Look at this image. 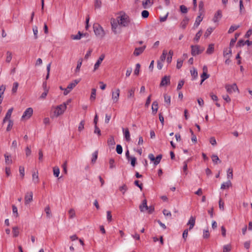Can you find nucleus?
I'll return each instance as SVG.
<instances>
[{
    "label": "nucleus",
    "instance_id": "nucleus-58",
    "mask_svg": "<svg viewBox=\"0 0 252 252\" xmlns=\"http://www.w3.org/2000/svg\"><path fill=\"white\" fill-rule=\"evenodd\" d=\"M32 31L34 34V37L35 39L37 38V33H38V28L35 26L32 28Z\"/></svg>",
    "mask_w": 252,
    "mask_h": 252
},
{
    "label": "nucleus",
    "instance_id": "nucleus-7",
    "mask_svg": "<svg viewBox=\"0 0 252 252\" xmlns=\"http://www.w3.org/2000/svg\"><path fill=\"white\" fill-rule=\"evenodd\" d=\"M120 90L119 89H116L115 91L112 92V99L114 103H116L118 101L120 96Z\"/></svg>",
    "mask_w": 252,
    "mask_h": 252
},
{
    "label": "nucleus",
    "instance_id": "nucleus-61",
    "mask_svg": "<svg viewBox=\"0 0 252 252\" xmlns=\"http://www.w3.org/2000/svg\"><path fill=\"white\" fill-rule=\"evenodd\" d=\"M85 122L84 121H82L80 123L78 126V130L79 131H81L84 128Z\"/></svg>",
    "mask_w": 252,
    "mask_h": 252
},
{
    "label": "nucleus",
    "instance_id": "nucleus-44",
    "mask_svg": "<svg viewBox=\"0 0 252 252\" xmlns=\"http://www.w3.org/2000/svg\"><path fill=\"white\" fill-rule=\"evenodd\" d=\"M97 155H98V152L97 151H95L93 154V157H92V162L93 163H94L95 162L96 159H97Z\"/></svg>",
    "mask_w": 252,
    "mask_h": 252
},
{
    "label": "nucleus",
    "instance_id": "nucleus-31",
    "mask_svg": "<svg viewBox=\"0 0 252 252\" xmlns=\"http://www.w3.org/2000/svg\"><path fill=\"white\" fill-rule=\"evenodd\" d=\"M212 159L213 162L216 164H218V163L221 162V160L219 159V157L217 155H212Z\"/></svg>",
    "mask_w": 252,
    "mask_h": 252
},
{
    "label": "nucleus",
    "instance_id": "nucleus-6",
    "mask_svg": "<svg viewBox=\"0 0 252 252\" xmlns=\"http://www.w3.org/2000/svg\"><path fill=\"white\" fill-rule=\"evenodd\" d=\"M33 114V109L31 107L28 108L24 112L22 119H29Z\"/></svg>",
    "mask_w": 252,
    "mask_h": 252
},
{
    "label": "nucleus",
    "instance_id": "nucleus-24",
    "mask_svg": "<svg viewBox=\"0 0 252 252\" xmlns=\"http://www.w3.org/2000/svg\"><path fill=\"white\" fill-rule=\"evenodd\" d=\"M5 158V162L6 164H10L12 163V159L11 158V156L8 155L7 153H5L4 155Z\"/></svg>",
    "mask_w": 252,
    "mask_h": 252
},
{
    "label": "nucleus",
    "instance_id": "nucleus-18",
    "mask_svg": "<svg viewBox=\"0 0 252 252\" xmlns=\"http://www.w3.org/2000/svg\"><path fill=\"white\" fill-rule=\"evenodd\" d=\"M80 81V79H76L73 80L71 83H69L67 86V88L71 90Z\"/></svg>",
    "mask_w": 252,
    "mask_h": 252
},
{
    "label": "nucleus",
    "instance_id": "nucleus-41",
    "mask_svg": "<svg viewBox=\"0 0 252 252\" xmlns=\"http://www.w3.org/2000/svg\"><path fill=\"white\" fill-rule=\"evenodd\" d=\"M18 86H19V84L18 82H14L13 83V87H12V91H11L12 94H15V93H16Z\"/></svg>",
    "mask_w": 252,
    "mask_h": 252
},
{
    "label": "nucleus",
    "instance_id": "nucleus-4",
    "mask_svg": "<svg viewBox=\"0 0 252 252\" xmlns=\"http://www.w3.org/2000/svg\"><path fill=\"white\" fill-rule=\"evenodd\" d=\"M191 54L192 56H195L197 55L200 54L204 50V48H200L199 45H191Z\"/></svg>",
    "mask_w": 252,
    "mask_h": 252
},
{
    "label": "nucleus",
    "instance_id": "nucleus-33",
    "mask_svg": "<svg viewBox=\"0 0 252 252\" xmlns=\"http://www.w3.org/2000/svg\"><path fill=\"white\" fill-rule=\"evenodd\" d=\"M190 73L193 79H195L198 76L197 71L194 68L192 70H190Z\"/></svg>",
    "mask_w": 252,
    "mask_h": 252
},
{
    "label": "nucleus",
    "instance_id": "nucleus-60",
    "mask_svg": "<svg viewBox=\"0 0 252 252\" xmlns=\"http://www.w3.org/2000/svg\"><path fill=\"white\" fill-rule=\"evenodd\" d=\"M189 228H187V229H186L184 232H183V238H184L185 241H186V239H187V238L188 237V232L189 231Z\"/></svg>",
    "mask_w": 252,
    "mask_h": 252
},
{
    "label": "nucleus",
    "instance_id": "nucleus-47",
    "mask_svg": "<svg viewBox=\"0 0 252 252\" xmlns=\"http://www.w3.org/2000/svg\"><path fill=\"white\" fill-rule=\"evenodd\" d=\"M213 31V29L212 28L210 27V28H208L204 34V36L206 37H208L211 34Z\"/></svg>",
    "mask_w": 252,
    "mask_h": 252
},
{
    "label": "nucleus",
    "instance_id": "nucleus-57",
    "mask_svg": "<svg viewBox=\"0 0 252 252\" xmlns=\"http://www.w3.org/2000/svg\"><path fill=\"white\" fill-rule=\"evenodd\" d=\"M119 190L123 192V194H124L125 192L127 190V187L126 185L124 184L122 186L119 188Z\"/></svg>",
    "mask_w": 252,
    "mask_h": 252
},
{
    "label": "nucleus",
    "instance_id": "nucleus-38",
    "mask_svg": "<svg viewBox=\"0 0 252 252\" xmlns=\"http://www.w3.org/2000/svg\"><path fill=\"white\" fill-rule=\"evenodd\" d=\"M239 26L238 25V26H236V25H232L229 30H228V32L229 33H232L234 31H235V30H237L239 28Z\"/></svg>",
    "mask_w": 252,
    "mask_h": 252
},
{
    "label": "nucleus",
    "instance_id": "nucleus-62",
    "mask_svg": "<svg viewBox=\"0 0 252 252\" xmlns=\"http://www.w3.org/2000/svg\"><path fill=\"white\" fill-rule=\"evenodd\" d=\"M231 250L230 245H224L223 248V252H229Z\"/></svg>",
    "mask_w": 252,
    "mask_h": 252
},
{
    "label": "nucleus",
    "instance_id": "nucleus-14",
    "mask_svg": "<svg viewBox=\"0 0 252 252\" xmlns=\"http://www.w3.org/2000/svg\"><path fill=\"white\" fill-rule=\"evenodd\" d=\"M145 48H146L145 46L138 47V48H136L133 52L134 55H135L136 56H138L140 55L143 52Z\"/></svg>",
    "mask_w": 252,
    "mask_h": 252
},
{
    "label": "nucleus",
    "instance_id": "nucleus-39",
    "mask_svg": "<svg viewBox=\"0 0 252 252\" xmlns=\"http://www.w3.org/2000/svg\"><path fill=\"white\" fill-rule=\"evenodd\" d=\"M161 158V155H158V156L156 157V158H155L154 164L156 165H158L160 162Z\"/></svg>",
    "mask_w": 252,
    "mask_h": 252
},
{
    "label": "nucleus",
    "instance_id": "nucleus-29",
    "mask_svg": "<svg viewBox=\"0 0 252 252\" xmlns=\"http://www.w3.org/2000/svg\"><path fill=\"white\" fill-rule=\"evenodd\" d=\"M32 180L35 184L38 183L39 179H38V172H37L36 173L34 172L32 174Z\"/></svg>",
    "mask_w": 252,
    "mask_h": 252
},
{
    "label": "nucleus",
    "instance_id": "nucleus-26",
    "mask_svg": "<svg viewBox=\"0 0 252 252\" xmlns=\"http://www.w3.org/2000/svg\"><path fill=\"white\" fill-rule=\"evenodd\" d=\"M214 51V44H210L209 45L206 51L207 54H212Z\"/></svg>",
    "mask_w": 252,
    "mask_h": 252
},
{
    "label": "nucleus",
    "instance_id": "nucleus-30",
    "mask_svg": "<svg viewBox=\"0 0 252 252\" xmlns=\"http://www.w3.org/2000/svg\"><path fill=\"white\" fill-rule=\"evenodd\" d=\"M209 74H207V73L203 72L201 75V81L200 84H201L206 79L209 77Z\"/></svg>",
    "mask_w": 252,
    "mask_h": 252
},
{
    "label": "nucleus",
    "instance_id": "nucleus-35",
    "mask_svg": "<svg viewBox=\"0 0 252 252\" xmlns=\"http://www.w3.org/2000/svg\"><path fill=\"white\" fill-rule=\"evenodd\" d=\"M202 32L201 30L199 31L196 34L195 37L194 38V41L197 42L201 36Z\"/></svg>",
    "mask_w": 252,
    "mask_h": 252
},
{
    "label": "nucleus",
    "instance_id": "nucleus-17",
    "mask_svg": "<svg viewBox=\"0 0 252 252\" xmlns=\"http://www.w3.org/2000/svg\"><path fill=\"white\" fill-rule=\"evenodd\" d=\"M153 4V0H146L142 2L143 7L145 9L148 8Z\"/></svg>",
    "mask_w": 252,
    "mask_h": 252
},
{
    "label": "nucleus",
    "instance_id": "nucleus-53",
    "mask_svg": "<svg viewBox=\"0 0 252 252\" xmlns=\"http://www.w3.org/2000/svg\"><path fill=\"white\" fill-rule=\"evenodd\" d=\"M149 15V12L146 10H144L141 12V16L143 18H147L148 17Z\"/></svg>",
    "mask_w": 252,
    "mask_h": 252
},
{
    "label": "nucleus",
    "instance_id": "nucleus-16",
    "mask_svg": "<svg viewBox=\"0 0 252 252\" xmlns=\"http://www.w3.org/2000/svg\"><path fill=\"white\" fill-rule=\"evenodd\" d=\"M148 206L147 204V200L146 199H144L143 200L142 203L139 206V209L141 212H144L146 210H147Z\"/></svg>",
    "mask_w": 252,
    "mask_h": 252
},
{
    "label": "nucleus",
    "instance_id": "nucleus-36",
    "mask_svg": "<svg viewBox=\"0 0 252 252\" xmlns=\"http://www.w3.org/2000/svg\"><path fill=\"white\" fill-rule=\"evenodd\" d=\"M82 59H80L77 62V65L75 69V72H77L80 71V67L82 64Z\"/></svg>",
    "mask_w": 252,
    "mask_h": 252
},
{
    "label": "nucleus",
    "instance_id": "nucleus-12",
    "mask_svg": "<svg viewBox=\"0 0 252 252\" xmlns=\"http://www.w3.org/2000/svg\"><path fill=\"white\" fill-rule=\"evenodd\" d=\"M222 17V12L220 10H219L215 13L214 17L213 19L214 22L216 23L218 22Z\"/></svg>",
    "mask_w": 252,
    "mask_h": 252
},
{
    "label": "nucleus",
    "instance_id": "nucleus-23",
    "mask_svg": "<svg viewBox=\"0 0 252 252\" xmlns=\"http://www.w3.org/2000/svg\"><path fill=\"white\" fill-rule=\"evenodd\" d=\"M85 34L82 33L80 32H78L77 34L76 35H71V38L73 40H79L80 39L81 37L83 36H85Z\"/></svg>",
    "mask_w": 252,
    "mask_h": 252
},
{
    "label": "nucleus",
    "instance_id": "nucleus-1",
    "mask_svg": "<svg viewBox=\"0 0 252 252\" xmlns=\"http://www.w3.org/2000/svg\"><path fill=\"white\" fill-rule=\"evenodd\" d=\"M118 22L124 27H127L130 23V19L128 16L124 14L118 17Z\"/></svg>",
    "mask_w": 252,
    "mask_h": 252
},
{
    "label": "nucleus",
    "instance_id": "nucleus-48",
    "mask_svg": "<svg viewBox=\"0 0 252 252\" xmlns=\"http://www.w3.org/2000/svg\"><path fill=\"white\" fill-rule=\"evenodd\" d=\"M170 99H171V97H170V96L166 94H165L164 95V101L168 105H169L170 104Z\"/></svg>",
    "mask_w": 252,
    "mask_h": 252
},
{
    "label": "nucleus",
    "instance_id": "nucleus-3",
    "mask_svg": "<svg viewBox=\"0 0 252 252\" xmlns=\"http://www.w3.org/2000/svg\"><path fill=\"white\" fill-rule=\"evenodd\" d=\"M67 104L68 102L64 103L63 104H61L58 106L54 112L55 116L56 117H58L59 116L62 114L66 109V105Z\"/></svg>",
    "mask_w": 252,
    "mask_h": 252
},
{
    "label": "nucleus",
    "instance_id": "nucleus-59",
    "mask_svg": "<svg viewBox=\"0 0 252 252\" xmlns=\"http://www.w3.org/2000/svg\"><path fill=\"white\" fill-rule=\"evenodd\" d=\"M180 10H181L182 13H186L188 12V8L184 5H181L180 6Z\"/></svg>",
    "mask_w": 252,
    "mask_h": 252
},
{
    "label": "nucleus",
    "instance_id": "nucleus-22",
    "mask_svg": "<svg viewBox=\"0 0 252 252\" xmlns=\"http://www.w3.org/2000/svg\"><path fill=\"white\" fill-rule=\"evenodd\" d=\"M191 160V158L188 159L187 160H185L183 164V171L186 175L188 174V163L189 161Z\"/></svg>",
    "mask_w": 252,
    "mask_h": 252
},
{
    "label": "nucleus",
    "instance_id": "nucleus-64",
    "mask_svg": "<svg viewBox=\"0 0 252 252\" xmlns=\"http://www.w3.org/2000/svg\"><path fill=\"white\" fill-rule=\"evenodd\" d=\"M209 142L213 146H216L217 145L216 140L214 137H211L210 138Z\"/></svg>",
    "mask_w": 252,
    "mask_h": 252
},
{
    "label": "nucleus",
    "instance_id": "nucleus-28",
    "mask_svg": "<svg viewBox=\"0 0 252 252\" xmlns=\"http://www.w3.org/2000/svg\"><path fill=\"white\" fill-rule=\"evenodd\" d=\"M202 20V18L201 17L200 15L197 16L194 24V28H197L199 25Z\"/></svg>",
    "mask_w": 252,
    "mask_h": 252
},
{
    "label": "nucleus",
    "instance_id": "nucleus-27",
    "mask_svg": "<svg viewBox=\"0 0 252 252\" xmlns=\"http://www.w3.org/2000/svg\"><path fill=\"white\" fill-rule=\"evenodd\" d=\"M227 178L228 180H230L233 178V170L231 168H229L227 171Z\"/></svg>",
    "mask_w": 252,
    "mask_h": 252
},
{
    "label": "nucleus",
    "instance_id": "nucleus-2",
    "mask_svg": "<svg viewBox=\"0 0 252 252\" xmlns=\"http://www.w3.org/2000/svg\"><path fill=\"white\" fill-rule=\"evenodd\" d=\"M94 31L95 33V34L99 37H103L104 35V31L102 28V27L99 24H95L94 25Z\"/></svg>",
    "mask_w": 252,
    "mask_h": 252
},
{
    "label": "nucleus",
    "instance_id": "nucleus-9",
    "mask_svg": "<svg viewBox=\"0 0 252 252\" xmlns=\"http://www.w3.org/2000/svg\"><path fill=\"white\" fill-rule=\"evenodd\" d=\"M104 58L105 55L104 54H102L100 56L98 59L97 60L96 62L94 64V71H95L99 68L100 64L104 60Z\"/></svg>",
    "mask_w": 252,
    "mask_h": 252
},
{
    "label": "nucleus",
    "instance_id": "nucleus-43",
    "mask_svg": "<svg viewBox=\"0 0 252 252\" xmlns=\"http://www.w3.org/2000/svg\"><path fill=\"white\" fill-rule=\"evenodd\" d=\"M12 59V53L9 52L7 51L6 52V62L8 63H10Z\"/></svg>",
    "mask_w": 252,
    "mask_h": 252
},
{
    "label": "nucleus",
    "instance_id": "nucleus-54",
    "mask_svg": "<svg viewBox=\"0 0 252 252\" xmlns=\"http://www.w3.org/2000/svg\"><path fill=\"white\" fill-rule=\"evenodd\" d=\"M107 143L109 145H114L115 144V142L113 137L112 136L110 138H109L108 139Z\"/></svg>",
    "mask_w": 252,
    "mask_h": 252
},
{
    "label": "nucleus",
    "instance_id": "nucleus-8",
    "mask_svg": "<svg viewBox=\"0 0 252 252\" xmlns=\"http://www.w3.org/2000/svg\"><path fill=\"white\" fill-rule=\"evenodd\" d=\"M33 193L32 191H29L26 193L25 196V203L26 205L29 204L32 201Z\"/></svg>",
    "mask_w": 252,
    "mask_h": 252
},
{
    "label": "nucleus",
    "instance_id": "nucleus-15",
    "mask_svg": "<svg viewBox=\"0 0 252 252\" xmlns=\"http://www.w3.org/2000/svg\"><path fill=\"white\" fill-rule=\"evenodd\" d=\"M123 131L124 137L126 141L129 142L130 140V133L128 128H123Z\"/></svg>",
    "mask_w": 252,
    "mask_h": 252
},
{
    "label": "nucleus",
    "instance_id": "nucleus-32",
    "mask_svg": "<svg viewBox=\"0 0 252 252\" xmlns=\"http://www.w3.org/2000/svg\"><path fill=\"white\" fill-rule=\"evenodd\" d=\"M96 96V89L93 88L92 89L91 94L90 96V100L91 101H94L95 99Z\"/></svg>",
    "mask_w": 252,
    "mask_h": 252
},
{
    "label": "nucleus",
    "instance_id": "nucleus-63",
    "mask_svg": "<svg viewBox=\"0 0 252 252\" xmlns=\"http://www.w3.org/2000/svg\"><path fill=\"white\" fill-rule=\"evenodd\" d=\"M43 152L41 150H39L38 152V160L40 162H42L43 161Z\"/></svg>",
    "mask_w": 252,
    "mask_h": 252
},
{
    "label": "nucleus",
    "instance_id": "nucleus-13",
    "mask_svg": "<svg viewBox=\"0 0 252 252\" xmlns=\"http://www.w3.org/2000/svg\"><path fill=\"white\" fill-rule=\"evenodd\" d=\"M195 218L193 217V216H191L188 221V222L187 223L188 225H189V230H191L193 228V227H194V225H195Z\"/></svg>",
    "mask_w": 252,
    "mask_h": 252
},
{
    "label": "nucleus",
    "instance_id": "nucleus-42",
    "mask_svg": "<svg viewBox=\"0 0 252 252\" xmlns=\"http://www.w3.org/2000/svg\"><path fill=\"white\" fill-rule=\"evenodd\" d=\"M232 54V50L231 48H229V49L227 48H225L223 51V56L224 57H226L227 55Z\"/></svg>",
    "mask_w": 252,
    "mask_h": 252
},
{
    "label": "nucleus",
    "instance_id": "nucleus-51",
    "mask_svg": "<svg viewBox=\"0 0 252 252\" xmlns=\"http://www.w3.org/2000/svg\"><path fill=\"white\" fill-rule=\"evenodd\" d=\"M13 122L11 120H8V125L6 128V130L7 131H10L11 129V128L13 126Z\"/></svg>",
    "mask_w": 252,
    "mask_h": 252
},
{
    "label": "nucleus",
    "instance_id": "nucleus-49",
    "mask_svg": "<svg viewBox=\"0 0 252 252\" xmlns=\"http://www.w3.org/2000/svg\"><path fill=\"white\" fill-rule=\"evenodd\" d=\"M140 64L139 63H137L136 64L135 68L134 71V74L135 75H138L139 73Z\"/></svg>",
    "mask_w": 252,
    "mask_h": 252
},
{
    "label": "nucleus",
    "instance_id": "nucleus-50",
    "mask_svg": "<svg viewBox=\"0 0 252 252\" xmlns=\"http://www.w3.org/2000/svg\"><path fill=\"white\" fill-rule=\"evenodd\" d=\"M101 6V1L100 0H95L94 7L95 8H100Z\"/></svg>",
    "mask_w": 252,
    "mask_h": 252
},
{
    "label": "nucleus",
    "instance_id": "nucleus-20",
    "mask_svg": "<svg viewBox=\"0 0 252 252\" xmlns=\"http://www.w3.org/2000/svg\"><path fill=\"white\" fill-rule=\"evenodd\" d=\"M232 185L230 180H228L226 182L223 183L221 185L220 189H228Z\"/></svg>",
    "mask_w": 252,
    "mask_h": 252
},
{
    "label": "nucleus",
    "instance_id": "nucleus-40",
    "mask_svg": "<svg viewBox=\"0 0 252 252\" xmlns=\"http://www.w3.org/2000/svg\"><path fill=\"white\" fill-rule=\"evenodd\" d=\"M18 227L17 226L13 227L12 228V232L13 233V237H16L18 236L19 232Z\"/></svg>",
    "mask_w": 252,
    "mask_h": 252
},
{
    "label": "nucleus",
    "instance_id": "nucleus-56",
    "mask_svg": "<svg viewBox=\"0 0 252 252\" xmlns=\"http://www.w3.org/2000/svg\"><path fill=\"white\" fill-rule=\"evenodd\" d=\"M19 172L22 178H23L25 176V169L23 166H20Z\"/></svg>",
    "mask_w": 252,
    "mask_h": 252
},
{
    "label": "nucleus",
    "instance_id": "nucleus-21",
    "mask_svg": "<svg viewBox=\"0 0 252 252\" xmlns=\"http://www.w3.org/2000/svg\"><path fill=\"white\" fill-rule=\"evenodd\" d=\"M152 113L155 114L158 110V102L157 101H155L153 102L152 106Z\"/></svg>",
    "mask_w": 252,
    "mask_h": 252
},
{
    "label": "nucleus",
    "instance_id": "nucleus-11",
    "mask_svg": "<svg viewBox=\"0 0 252 252\" xmlns=\"http://www.w3.org/2000/svg\"><path fill=\"white\" fill-rule=\"evenodd\" d=\"M118 19L116 20L114 18L111 19V25L112 27V30L115 34H117L116 29L118 26Z\"/></svg>",
    "mask_w": 252,
    "mask_h": 252
},
{
    "label": "nucleus",
    "instance_id": "nucleus-25",
    "mask_svg": "<svg viewBox=\"0 0 252 252\" xmlns=\"http://www.w3.org/2000/svg\"><path fill=\"white\" fill-rule=\"evenodd\" d=\"M135 91V88L134 87H132L128 91V94L127 97L129 98H133L134 97V93Z\"/></svg>",
    "mask_w": 252,
    "mask_h": 252
},
{
    "label": "nucleus",
    "instance_id": "nucleus-45",
    "mask_svg": "<svg viewBox=\"0 0 252 252\" xmlns=\"http://www.w3.org/2000/svg\"><path fill=\"white\" fill-rule=\"evenodd\" d=\"M53 172H54V175L56 177H58L60 174V169L58 167H54L53 168Z\"/></svg>",
    "mask_w": 252,
    "mask_h": 252
},
{
    "label": "nucleus",
    "instance_id": "nucleus-5",
    "mask_svg": "<svg viewBox=\"0 0 252 252\" xmlns=\"http://www.w3.org/2000/svg\"><path fill=\"white\" fill-rule=\"evenodd\" d=\"M227 92L231 94L236 91L239 92V89L236 83H234L232 85L226 84L225 86Z\"/></svg>",
    "mask_w": 252,
    "mask_h": 252
},
{
    "label": "nucleus",
    "instance_id": "nucleus-19",
    "mask_svg": "<svg viewBox=\"0 0 252 252\" xmlns=\"http://www.w3.org/2000/svg\"><path fill=\"white\" fill-rule=\"evenodd\" d=\"M189 21V18L187 17H185L183 21L181 22L180 24V27L182 28L183 29H185L187 25L188 24Z\"/></svg>",
    "mask_w": 252,
    "mask_h": 252
},
{
    "label": "nucleus",
    "instance_id": "nucleus-55",
    "mask_svg": "<svg viewBox=\"0 0 252 252\" xmlns=\"http://www.w3.org/2000/svg\"><path fill=\"white\" fill-rule=\"evenodd\" d=\"M107 220L108 222H111L112 220V216L111 215V212L110 211H107Z\"/></svg>",
    "mask_w": 252,
    "mask_h": 252
},
{
    "label": "nucleus",
    "instance_id": "nucleus-34",
    "mask_svg": "<svg viewBox=\"0 0 252 252\" xmlns=\"http://www.w3.org/2000/svg\"><path fill=\"white\" fill-rule=\"evenodd\" d=\"M68 214H69V219H73L74 218L76 215H75V211L74 210V209H70L69 211H68Z\"/></svg>",
    "mask_w": 252,
    "mask_h": 252
},
{
    "label": "nucleus",
    "instance_id": "nucleus-52",
    "mask_svg": "<svg viewBox=\"0 0 252 252\" xmlns=\"http://www.w3.org/2000/svg\"><path fill=\"white\" fill-rule=\"evenodd\" d=\"M116 152L119 155L122 154V153L123 152V148L121 145L118 144L117 145Z\"/></svg>",
    "mask_w": 252,
    "mask_h": 252
},
{
    "label": "nucleus",
    "instance_id": "nucleus-46",
    "mask_svg": "<svg viewBox=\"0 0 252 252\" xmlns=\"http://www.w3.org/2000/svg\"><path fill=\"white\" fill-rule=\"evenodd\" d=\"M167 54V51L165 50H163L162 55H161L160 57V61H161V62H163L165 59L166 55Z\"/></svg>",
    "mask_w": 252,
    "mask_h": 252
},
{
    "label": "nucleus",
    "instance_id": "nucleus-37",
    "mask_svg": "<svg viewBox=\"0 0 252 252\" xmlns=\"http://www.w3.org/2000/svg\"><path fill=\"white\" fill-rule=\"evenodd\" d=\"M12 111H13V108H11L8 110V111L6 114V115L5 116V119H8V121L9 120H10V118L11 117Z\"/></svg>",
    "mask_w": 252,
    "mask_h": 252
},
{
    "label": "nucleus",
    "instance_id": "nucleus-10",
    "mask_svg": "<svg viewBox=\"0 0 252 252\" xmlns=\"http://www.w3.org/2000/svg\"><path fill=\"white\" fill-rule=\"evenodd\" d=\"M170 77L169 76H164L161 79L160 83V86H164L170 84Z\"/></svg>",
    "mask_w": 252,
    "mask_h": 252
}]
</instances>
